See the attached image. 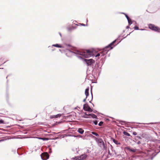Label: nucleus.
<instances>
[{"label": "nucleus", "mask_w": 160, "mask_h": 160, "mask_svg": "<svg viewBox=\"0 0 160 160\" xmlns=\"http://www.w3.org/2000/svg\"><path fill=\"white\" fill-rule=\"evenodd\" d=\"M77 54L81 56H78V58L82 59L83 61L85 62L88 66L91 65L95 62V61L92 59H87L83 58H89L93 56L92 52L90 50H85L83 51H77L76 52Z\"/></svg>", "instance_id": "1"}, {"label": "nucleus", "mask_w": 160, "mask_h": 160, "mask_svg": "<svg viewBox=\"0 0 160 160\" xmlns=\"http://www.w3.org/2000/svg\"><path fill=\"white\" fill-rule=\"evenodd\" d=\"M116 41V40L112 42L109 44L108 46L106 47L103 49V52H106L105 53H107L109 50L112 49L113 47H112V45L115 43Z\"/></svg>", "instance_id": "2"}, {"label": "nucleus", "mask_w": 160, "mask_h": 160, "mask_svg": "<svg viewBox=\"0 0 160 160\" xmlns=\"http://www.w3.org/2000/svg\"><path fill=\"white\" fill-rule=\"evenodd\" d=\"M148 28L152 30L160 32V28L154 24H149L148 25Z\"/></svg>", "instance_id": "3"}, {"label": "nucleus", "mask_w": 160, "mask_h": 160, "mask_svg": "<svg viewBox=\"0 0 160 160\" xmlns=\"http://www.w3.org/2000/svg\"><path fill=\"white\" fill-rule=\"evenodd\" d=\"M82 118H97V116L93 114H86V115H83L82 116Z\"/></svg>", "instance_id": "4"}, {"label": "nucleus", "mask_w": 160, "mask_h": 160, "mask_svg": "<svg viewBox=\"0 0 160 160\" xmlns=\"http://www.w3.org/2000/svg\"><path fill=\"white\" fill-rule=\"evenodd\" d=\"M49 155L47 152H44L41 155V157L43 160H46L49 158Z\"/></svg>", "instance_id": "5"}, {"label": "nucleus", "mask_w": 160, "mask_h": 160, "mask_svg": "<svg viewBox=\"0 0 160 160\" xmlns=\"http://www.w3.org/2000/svg\"><path fill=\"white\" fill-rule=\"evenodd\" d=\"M83 109L85 111L92 112V110L89 107L88 104H86L83 105Z\"/></svg>", "instance_id": "6"}, {"label": "nucleus", "mask_w": 160, "mask_h": 160, "mask_svg": "<svg viewBox=\"0 0 160 160\" xmlns=\"http://www.w3.org/2000/svg\"><path fill=\"white\" fill-rule=\"evenodd\" d=\"M87 157L86 154H83L80 156L76 157L75 159L77 160H82L85 159Z\"/></svg>", "instance_id": "7"}, {"label": "nucleus", "mask_w": 160, "mask_h": 160, "mask_svg": "<svg viewBox=\"0 0 160 160\" xmlns=\"http://www.w3.org/2000/svg\"><path fill=\"white\" fill-rule=\"evenodd\" d=\"M98 145L101 147H104V143L102 139H98Z\"/></svg>", "instance_id": "8"}, {"label": "nucleus", "mask_w": 160, "mask_h": 160, "mask_svg": "<svg viewBox=\"0 0 160 160\" xmlns=\"http://www.w3.org/2000/svg\"><path fill=\"white\" fill-rule=\"evenodd\" d=\"M89 88H87L85 90V94L86 96V98L85 99H84L83 100V101L84 102H85V101L86 100V98H88V91H89Z\"/></svg>", "instance_id": "9"}, {"label": "nucleus", "mask_w": 160, "mask_h": 160, "mask_svg": "<svg viewBox=\"0 0 160 160\" xmlns=\"http://www.w3.org/2000/svg\"><path fill=\"white\" fill-rule=\"evenodd\" d=\"M125 149L126 150H128L132 152H135L136 150L135 149H134L133 148H131L129 147H126L125 148Z\"/></svg>", "instance_id": "10"}, {"label": "nucleus", "mask_w": 160, "mask_h": 160, "mask_svg": "<svg viewBox=\"0 0 160 160\" xmlns=\"http://www.w3.org/2000/svg\"><path fill=\"white\" fill-rule=\"evenodd\" d=\"M0 113L3 115H6L8 114V112L4 109H2L0 110Z\"/></svg>", "instance_id": "11"}, {"label": "nucleus", "mask_w": 160, "mask_h": 160, "mask_svg": "<svg viewBox=\"0 0 160 160\" xmlns=\"http://www.w3.org/2000/svg\"><path fill=\"white\" fill-rule=\"evenodd\" d=\"M61 115V114H58L56 115L50 116V117L51 118H57L58 117H60Z\"/></svg>", "instance_id": "12"}, {"label": "nucleus", "mask_w": 160, "mask_h": 160, "mask_svg": "<svg viewBox=\"0 0 160 160\" xmlns=\"http://www.w3.org/2000/svg\"><path fill=\"white\" fill-rule=\"evenodd\" d=\"M78 131L81 134H82L84 132V130L81 128H78Z\"/></svg>", "instance_id": "13"}, {"label": "nucleus", "mask_w": 160, "mask_h": 160, "mask_svg": "<svg viewBox=\"0 0 160 160\" xmlns=\"http://www.w3.org/2000/svg\"><path fill=\"white\" fill-rule=\"evenodd\" d=\"M52 46H54L56 47L59 48H62V46L58 44H53L52 45Z\"/></svg>", "instance_id": "14"}, {"label": "nucleus", "mask_w": 160, "mask_h": 160, "mask_svg": "<svg viewBox=\"0 0 160 160\" xmlns=\"http://www.w3.org/2000/svg\"><path fill=\"white\" fill-rule=\"evenodd\" d=\"M113 142H114L117 145L119 144H120V143L118 142L115 140V139L113 140Z\"/></svg>", "instance_id": "15"}, {"label": "nucleus", "mask_w": 160, "mask_h": 160, "mask_svg": "<svg viewBox=\"0 0 160 160\" xmlns=\"http://www.w3.org/2000/svg\"><path fill=\"white\" fill-rule=\"evenodd\" d=\"M128 24H129V25H130L132 23V21L131 19H130L128 20Z\"/></svg>", "instance_id": "16"}, {"label": "nucleus", "mask_w": 160, "mask_h": 160, "mask_svg": "<svg viewBox=\"0 0 160 160\" xmlns=\"http://www.w3.org/2000/svg\"><path fill=\"white\" fill-rule=\"evenodd\" d=\"M101 54H102V56H103V55L102 54V52H100V53H98L96 56V57H98Z\"/></svg>", "instance_id": "17"}, {"label": "nucleus", "mask_w": 160, "mask_h": 160, "mask_svg": "<svg viewBox=\"0 0 160 160\" xmlns=\"http://www.w3.org/2000/svg\"><path fill=\"white\" fill-rule=\"evenodd\" d=\"M92 134H93V135H95V136H99V135L97 133H96L95 132H92Z\"/></svg>", "instance_id": "18"}, {"label": "nucleus", "mask_w": 160, "mask_h": 160, "mask_svg": "<svg viewBox=\"0 0 160 160\" xmlns=\"http://www.w3.org/2000/svg\"><path fill=\"white\" fill-rule=\"evenodd\" d=\"M41 140H47L48 139L47 138H40Z\"/></svg>", "instance_id": "19"}, {"label": "nucleus", "mask_w": 160, "mask_h": 160, "mask_svg": "<svg viewBox=\"0 0 160 160\" xmlns=\"http://www.w3.org/2000/svg\"><path fill=\"white\" fill-rule=\"evenodd\" d=\"M124 134L127 135V136H130V135L127 132H124Z\"/></svg>", "instance_id": "20"}, {"label": "nucleus", "mask_w": 160, "mask_h": 160, "mask_svg": "<svg viewBox=\"0 0 160 160\" xmlns=\"http://www.w3.org/2000/svg\"><path fill=\"white\" fill-rule=\"evenodd\" d=\"M124 14L125 15V16L126 18H127L128 20L130 19V18H129V17L127 15H126V14H124Z\"/></svg>", "instance_id": "21"}, {"label": "nucleus", "mask_w": 160, "mask_h": 160, "mask_svg": "<svg viewBox=\"0 0 160 160\" xmlns=\"http://www.w3.org/2000/svg\"><path fill=\"white\" fill-rule=\"evenodd\" d=\"M103 122H100L98 124L99 126H101L102 125V124H103Z\"/></svg>", "instance_id": "22"}, {"label": "nucleus", "mask_w": 160, "mask_h": 160, "mask_svg": "<svg viewBox=\"0 0 160 160\" xmlns=\"http://www.w3.org/2000/svg\"><path fill=\"white\" fill-rule=\"evenodd\" d=\"M4 121L2 120H0V123H4Z\"/></svg>", "instance_id": "23"}, {"label": "nucleus", "mask_w": 160, "mask_h": 160, "mask_svg": "<svg viewBox=\"0 0 160 160\" xmlns=\"http://www.w3.org/2000/svg\"><path fill=\"white\" fill-rule=\"evenodd\" d=\"M134 28L135 30H138V27L137 26H135L134 27Z\"/></svg>", "instance_id": "24"}, {"label": "nucleus", "mask_w": 160, "mask_h": 160, "mask_svg": "<svg viewBox=\"0 0 160 160\" xmlns=\"http://www.w3.org/2000/svg\"><path fill=\"white\" fill-rule=\"evenodd\" d=\"M94 123L95 124V125H96L98 124V121H95L94 122Z\"/></svg>", "instance_id": "25"}, {"label": "nucleus", "mask_w": 160, "mask_h": 160, "mask_svg": "<svg viewBox=\"0 0 160 160\" xmlns=\"http://www.w3.org/2000/svg\"><path fill=\"white\" fill-rule=\"evenodd\" d=\"M133 134L134 135H137V133H136V132H133Z\"/></svg>", "instance_id": "26"}, {"label": "nucleus", "mask_w": 160, "mask_h": 160, "mask_svg": "<svg viewBox=\"0 0 160 160\" xmlns=\"http://www.w3.org/2000/svg\"><path fill=\"white\" fill-rule=\"evenodd\" d=\"M91 94H92V96H91V101H92V92H91Z\"/></svg>", "instance_id": "27"}, {"label": "nucleus", "mask_w": 160, "mask_h": 160, "mask_svg": "<svg viewBox=\"0 0 160 160\" xmlns=\"http://www.w3.org/2000/svg\"><path fill=\"white\" fill-rule=\"evenodd\" d=\"M81 25L82 26H85V25L83 24H81Z\"/></svg>", "instance_id": "28"}, {"label": "nucleus", "mask_w": 160, "mask_h": 160, "mask_svg": "<svg viewBox=\"0 0 160 160\" xmlns=\"http://www.w3.org/2000/svg\"><path fill=\"white\" fill-rule=\"evenodd\" d=\"M129 28V26H127L126 27V28Z\"/></svg>", "instance_id": "29"}, {"label": "nucleus", "mask_w": 160, "mask_h": 160, "mask_svg": "<svg viewBox=\"0 0 160 160\" xmlns=\"http://www.w3.org/2000/svg\"><path fill=\"white\" fill-rule=\"evenodd\" d=\"M84 114L85 115H86V114H87L86 112H85Z\"/></svg>", "instance_id": "30"}, {"label": "nucleus", "mask_w": 160, "mask_h": 160, "mask_svg": "<svg viewBox=\"0 0 160 160\" xmlns=\"http://www.w3.org/2000/svg\"><path fill=\"white\" fill-rule=\"evenodd\" d=\"M140 30H144V29H141Z\"/></svg>", "instance_id": "31"}, {"label": "nucleus", "mask_w": 160, "mask_h": 160, "mask_svg": "<svg viewBox=\"0 0 160 160\" xmlns=\"http://www.w3.org/2000/svg\"><path fill=\"white\" fill-rule=\"evenodd\" d=\"M64 136H65L64 135L63 136L62 138H64Z\"/></svg>", "instance_id": "32"}, {"label": "nucleus", "mask_w": 160, "mask_h": 160, "mask_svg": "<svg viewBox=\"0 0 160 160\" xmlns=\"http://www.w3.org/2000/svg\"><path fill=\"white\" fill-rule=\"evenodd\" d=\"M82 136H80V138H82Z\"/></svg>", "instance_id": "33"}, {"label": "nucleus", "mask_w": 160, "mask_h": 160, "mask_svg": "<svg viewBox=\"0 0 160 160\" xmlns=\"http://www.w3.org/2000/svg\"><path fill=\"white\" fill-rule=\"evenodd\" d=\"M89 102H91V101L90 100Z\"/></svg>", "instance_id": "34"}, {"label": "nucleus", "mask_w": 160, "mask_h": 160, "mask_svg": "<svg viewBox=\"0 0 160 160\" xmlns=\"http://www.w3.org/2000/svg\"><path fill=\"white\" fill-rule=\"evenodd\" d=\"M159 148H160V146H159Z\"/></svg>", "instance_id": "35"}, {"label": "nucleus", "mask_w": 160, "mask_h": 160, "mask_svg": "<svg viewBox=\"0 0 160 160\" xmlns=\"http://www.w3.org/2000/svg\"><path fill=\"white\" fill-rule=\"evenodd\" d=\"M1 141V140H0V142Z\"/></svg>", "instance_id": "36"}]
</instances>
